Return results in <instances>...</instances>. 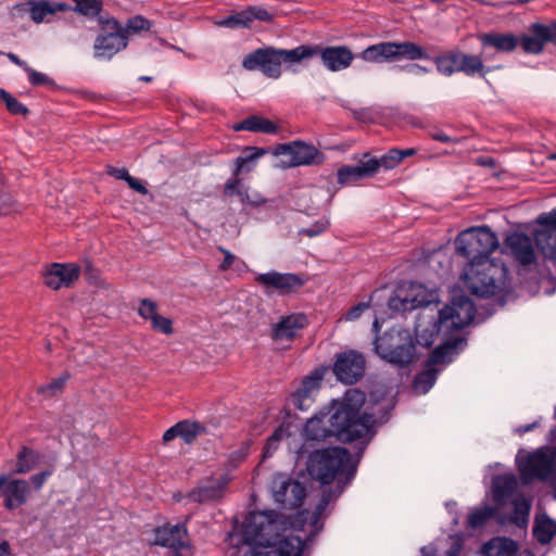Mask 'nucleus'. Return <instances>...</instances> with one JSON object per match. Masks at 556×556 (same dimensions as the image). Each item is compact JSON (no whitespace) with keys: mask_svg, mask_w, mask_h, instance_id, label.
Here are the masks:
<instances>
[{"mask_svg":"<svg viewBox=\"0 0 556 556\" xmlns=\"http://www.w3.org/2000/svg\"><path fill=\"white\" fill-rule=\"evenodd\" d=\"M365 393L352 389L342 399L332 400L329 412L309 418L303 429L306 441H323L329 437L343 443L362 441L367 444L375 434L374 415L362 413Z\"/></svg>","mask_w":556,"mask_h":556,"instance_id":"1","label":"nucleus"},{"mask_svg":"<svg viewBox=\"0 0 556 556\" xmlns=\"http://www.w3.org/2000/svg\"><path fill=\"white\" fill-rule=\"evenodd\" d=\"M277 518L274 510L250 513L242 527L243 543L270 547L274 556H302L303 540L298 535L279 538Z\"/></svg>","mask_w":556,"mask_h":556,"instance_id":"2","label":"nucleus"},{"mask_svg":"<svg viewBox=\"0 0 556 556\" xmlns=\"http://www.w3.org/2000/svg\"><path fill=\"white\" fill-rule=\"evenodd\" d=\"M478 40L481 43V53L479 55H489V60L493 58L489 53V49L509 53L518 45L521 46L526 53L540 54L543 52L546 43L556 46V22H551L549 24L533 23L529 26V34H522L521 36H516L511 33H483L478 35Z\"/></svg>","mask_w":556,"mask_h":556,"instance_id":"3","label":"nucleus"},{"mask_svg":"<svg viewBox=\"0 0 556 556\" xmlns=\"http://www.w3.org/2000/svg\"><path fill=\"white\" fill-rule=\"evenodd\" d=\"M306 470L308 476L324 488L334 482V488L344 483L345 489L356 475L357 462L353 460L345 447H327L315 450L308 455Z\"/></svg>","mask_w":556,"mask_h":556,"instance_id":"4","label":"nucleus"},{"mask_svg":"<svg viewBox=\"0 0 556 556\" xmlns=\"http://www.w3.org/2000/svg\"><path fill=\"white\" fill-rule=\"evenodd\" d=\"M308 55L309 50L300 46L289 50L266 46L248 53L242 60V67L251 72L260 71L268 78L278 79L282 64L300 63L308 59Z\"/></svg>","mask_w":556,"mask_h":556,"instance_id":"5","label":"nucleus"},{"mask_svg":"<svg viewBox=\"0 0 556 556\" xmlns=\"http://www.w3.org/2000/svg\"><path fill=\"white\" fill-rule=\"evenodd\" d=\"M476 306L470 298L465 294L453 295L451 303L439 311L438 319L434 323L437 329L429 334L416 333V342L425 348H429L434 342L435 331L443 327L452 330H460L468 326L475 317Z\"/></svg>","mask_w":556,"mask_h":556,"instance_id":"6","label":"nucleus"},{"mask_svg":"<svg viewBox=\"0 0 556 556\" xmlns=\"http://www.w3.org/2000/svg\"><path fill=\"white\" fill-rule=\"evenodd\" d=\"M506 274L503 264L494 261L468 263L463 279L466 288L478 298H490L502 291V278Z\"/></svg>","mask_w":556,"mask_h":556,"instance_id":"7","label":"nucleus"},{"mask_svg":"<svg viewBox=\"0 0 556 556\" xmlns=\"http://www.w3.org/2000/svg\"><path fill=\"white\" fill-rule=\"evenodd\" d=\"M490 56H481L463 52L458 49L448 50L443 54L433 58L438 73L451 77L455 73H463L468 77H480L488 81L486 75L501 66H486L484 61Z\"/></svg>","mask_w":556,"mask_h":556,"instance_id":"8","label":"nucleus"},{"mask_svg":"<svg viewBox=\"0 0 556 556\" xmlns=\"http://www.w3.org/2000/svg\"><path fill=\"white\" fill-rule=\"evenodd\" d=\"M498 244L496 235L489 226L465 230L455 240L457 254L467 258L469 263L492 261L490 256Z\"/></svg>","mask_w":556,"mask_h":556,"instance_id":"9","label":"nucleus"},{"mask_svg":"<svg viewBox=\"0 0 556 556\" xmlns=\"http://www.w3.org/2000/svg\"><path fill=\"white\" fill-rule=\"evenodd\" d=\"M359 56L371 63H391L401 60H429L426 50L413 41H382L364 49Z\"/></svg>","mask_w":556,"mask_h":556,"instance_id":"10","label":"nucleus"},{"mask_svg":"<svg viewBox=\"0 0 556 556\" xmlns=\"http://www.w3.org/2000/svg\"><path fill=\"white\" fill-rule=\"evenodd\" d=\"M375 352L388 363L403 368L412 364L416 358L415 342L409 333L386 332L377 337Z\"/></svg>","mask_w":556,"mask_h":556,"instance_id":"11","label":"nucleus"},{"mask_svg":"<svg viewBox=\"0 0 556 556\" xmlns=\"http://www.w3.org/2000/svg\"><path fill=\"white\" fill-rule=\"evenodd\" d=\"M99 33L93 42V56L109 61L128 46V38L122 30V23L112 16L98 18Z\"/></svg>","mask_w":556,"mask_h":556,"instance_id":"12","label":"nucleus"},{"mask_svg":"<svg viewBox=\"0 0 556 556\" xmlns=\"http://www.w3.org/2000/svg\"><path fill=\"white\" fill-rule=\"evenodd\" d=\"M519 472L525 482L546 481L556 475V446H542L529 453L519 464Z\"/></svg>","mask_w":556,"mask_h":556,"instance_id":"13","label":"nucleus"},{"mask_svg":"<svg viewBox=\"0 0 556 556\" xmlns=\"http://www.w3.org/2000/svg\"><path fill=\"white\" fill-rule=\"evenodd\" d=\"M270 490L275 503L283 509L300 507L306 497L305 485L285 473H276L273 477Z\"/></svg>","mask_w":556,"mask_h":556,"instance_id":"14","label":"nucleus"},{"mask_svg":"<svg viewBox=\"0 0 556 556\" xmlns=\"http://www.w3.org/2000/svg\"><path fill=\"white\" fill-rule=\"evenodd\" d=\"M437 292L426 289L422 285L409 282L407 289H397L388 301L393 312H410L417 307L428 306L437 301Z\"/></svg>","mask_w":556,"mask_h":556,"instance_id":"15","label":"nucleus"},{"mask_svg":"<svg viewBox=\"0 0 556 556\" xmlns=\"http://www.w3.org/2000/svg\"><path fill=\"white\" fill-rule=\"evenodd\" d=\"M254 281L263 288L266 294L276 292L282 296L298 292L305 283L304 277L300 274L276 270L258 274Z\"/></svg>","mask_w":556,"mask_h":556,"instance_id":"16","label":"nucleus"},{"mask_svg":"<svg viewBox=\"0 0 556 556\" xmlns=\"http://www.w3.org/2000/svg\"><path fill=\"white\" fill-rule=\"evenodd\" d=\"M366 370V358L356 350H348L337 354L332 371L337 379L344 384L359 381Z\"/></svg>","mask_w":556,"mask_h":556,"instance_id":"17","label":"nucleus"},{"mask_svg":"<svg viewBox=\"0 0 556 556\" xmlns=\"http://www.w3.org/2000/svg\"><path fill=\"white\" fill-rule=\"evenodd\" d=\"M300 48L309 50L308 59L318 55L321 64L330 72L346 70L355 59L348 46L300 45Z\"/></svg>","mask_w":556,"mask_h":556,"instance_id":"18","label":"nucleus"},{"mask_svg":"<svg viewBox=\"0 0 556 556\" xmlns=\"http://www.w3.org/2000/svg\"><path fill=\"white\" fill-rule=\"evenodd\" d=\"M188 531L185 525L166 523L154 530L153 544L172 549L173 556H184L182 549L189 548Z\"/></svg>","mask_w":556,"mask_h":556,"instance_id":"19","label":"nucleus"},{"mask_svg":"<svg viewBox=\"0 0 556 556\" xmlns=\"http://www.w3.org/2000/svg\"><path fill=\"white\" fill-rule=\"evenodd\" d=\"M276 154L291 156V166L318 165L325 161V155L315 146L296 140L279 144Z\"/></svg>","mask_w":556,"mask_h":556,"instance_id":"20","label":"nucleus"},{"mask_svg":"<svg viewBox=\"0 0 556 556\" xmlns=\"http://www.w3.org/2000/svg\"><path fill=\"white\" fill-rule=\"evenodd\" d=\"M80 275V267L74 263H53L46 270L43 282L47 287L59 290L62 287H70Z\"/></svg>","mask_w":556,"mask_h":556,"instance_id":"21","label":"nucleus"},{"mask_svg":"<svg viewBox=\"0 0 556 556\" xmlns=\"http://www.w3.org/2000/svg\"><path fill=\"white\" fill-rule=\"evenodd\" d=\"M4 501L3 506L8 510H14L27 503L30 485L24 479H10L4 475V483L0 489Z\"/></svg>","mask_w":556,"mask_h":556,"instance_id":"22","label":"nucleus"},{"mask_svg":"<svg viewBox=\"0 0 556 556\" xmlns=\"http://www.w3.org/2000/svg\"><path fill=\"white\" fill-rule=\"evenodd\" d=\"M377 163L371 160L369 153H364L357 165H343L337 172L338 184L344 186L356 182L361 179L375 176Z\"/></svg>","mask_w":556,"mask_h":556,"instance_id":"23","label":"nucleus"},{"mask_svg":"<svg viewBox=\"0 0 556 556\" xmlns=\"http://www.w3.org/2000/svg\"><path fill=\"white\" fill-rule=\"evenodd\" d=\"M505 247L510 251L514 258L523 266L536 262L533 241L527 233L513 232L508 235L505 239Z\"/></svg>","mask_w":556,"mask_h":556,"instance_id":"24","label":"nucleus"},{"mask_svg":"<svg viewBox=\"0 0 556 556\" xmlns=\"http://www.w3.org/2000/svg\"><path fill=\"white\" fill-rule=\"evenodd\" d=\"M308 324V318L304 313H292L283 316L277 324L273 325L271 338L276 341H292Z\"/></svg>","mask_w":556,"mask_h":556,"instance_id":"25","label":"nucleus"},{"mask_svg":"<svg viewBox=\"0 0 556 556\" xmlns=\"http://www.w3.org/2000/svg\"><path fill=\"white\" fill-rule=\"evenodd\" d=\"M321 376H307L302 380L301 386L292 393L291 402L300 410H307L314 402V395L320 387Z\"/></svg>","mask_w":556,"mask_h":556,"instance_id":"26","label":"nucleus"},{"mask_svg":"<svg viewBox=\"0 0 556 556\" xmlns=\"http://www.w3.org/2000/svg\"><path fill=\"white\" fill-rule=\"evenodd\" d=\"M466 344V340L459 337L447 340L430 353L426 361V367L435 368V366L440 364H450L453 359V355L457 354L458 350H463Z\"/></svg>","mask_w":556,"mask_h":556,"instance_id":"27","label":"nucleus"},{"mask_svg":"<svg viewBox=\"0 0 556 556\" xmlns=\"http://www.w3.org/2000/svg\"><path fill=\"white\" fill-rule=\"evenodd\" d=\"M27 4L29 5L28 12L30 18L37 24L42 23L49 15H54L59 12H68L71 9V4L66 2L46 0L30 1Z\"/></svg>","mask_w":556,"mask_h":556,"instance_id":"28","label":"nucleus"},{"mask_svg":"<svg viewBox=\"0 0 556 556\" xmlns=\"http://www.w3.org/2000/svg\"><path fill=\"white\" fill-rule=\"evenodd\" d=\"M235 131H252L261 134H276L278 127L274 122L260 115H250L232 126Z\"/></svg>","mask_w":556,"mask_h":556,"instance_id":"29","label":"nucleus"},{"mask_svg":"<svg viewBox=\"0 0 556 556\" xmlns=\"http://www.w3.org/2000/svg\"><path fill=\"white\" fill-rule=\"evenodd\" d=\"M224 486L219 482L212 481L201 484L187 493L186 497L193 503L205 504L223 496Z\"/></svg>","mask_w":556,"mask_h":556,"instance_id":"30","label":"nucleus"},{"mask_svg":"<svg viewBox=\"0 0 556 556\" xmlns=\"http://www.w3.org/2000/svg\"><path fill=\"white\" fill-rule=\"evenodd\" d=\"M482 552L485 556H517L518 545L510 538H494L483 545Z\"/></svg>","mask_w":556,"mask_h":556,"instance_id":"31","label":"nucleus"},{"mask_svg":"<svg viewBox=\"0 0 556 556\" xmlns=\"http://www.w3.org/2000/svg\"><path fill=\"white\" fill-rule=\"evenodd\" d=\"M224 195L226 197H239L242 204H250L252 206H258L265 203V199L250 200L249 188L245 187L240 178L235 176L226 181L224 186Z\"/></svg>","mask_w":556,"mask_h":556,"instance_id":"32","label":"nucleus"},{"mask_svg":"<svg viewBox=\"0 0 556 556\" xmlns=\"http://www.w3.org/2000/svg\"><path fill=\"white\" fill-rule=\"evenodd\" d=\"M39 452L23 445L16 455V464L13 469L14 473L25 475L31 471L40 462Z\"/></svg>","mask_w":556,"mask_h":556,"instance_id":"33","label":"nucleus"},{"mask_svg":"<svg viewBox=\"0 0 556 556\" xmlns=\"http://www.w3.org/2000/svg\"><path fill=\"white\" fill-rule=\"evenodd\" d=\"M556 534V521L547 515H538L534 520L533 535L541 544H548Z\"/></svg>","mask_w":556,"mask_h":556,"instance_id":"34","label":"nucleus"},{"mask_svg":"<svg viewBox=\"0 0 556 556\" xmlns=\"http://www.w3.org/2000/svg\"><path fill=\"white\" fill-rule=\"evenodd\" d=\"M533 241L544 258L556 263V232L533 231Z\"/></svg>","mask_w":556,"mask_h":556,"instance_id":"35","label":"nucleus"},{"mask_svg":"<svg viewBox=\"0 0 556 556\" xmlns=\"http://www.w3.org/2000/svg\"><path fill=\"white\" fill-rule=\"evenodd\" d=\"M517 486L514 476H501L493 481V498L497 503L504 502L510 497Z\"/></svg>","mask_w":556,"mask_h":556,"instance_id":"36","label":"nucleus"},{"mask_svg":"<svg viewBox=\"0 0 556 556\" xmlns=\"http://www.w3.org/2000/svg\"><path fill=\"white\" fill-rule=\"evenodd\" d=\"M344 491V483H340L337 488L327 486L323 489L321 496L313 511V523H317L327 506L337 500Z\"/></svg>","mask_w":556,"mask_h":556,"instance_id":"37","label":"nucleus"},{"mask_svg":"<svg viewBox=\"0 0 556 556\" xmlns=\"http://www.w3.org/2000/svg\"><path fill=\"white\" fill-rule=\"evenodd\" d=\"M68 12L73 11L88 18H99L103 9V0H73Z\"/></svg>","mask_w":556,"mask_h":556,"instance_id":"38","label":"nucleus"},{"mask_svg":"<svg viewBox=\"0 0 556 556\" xmlns=\"http://www.w3.org/2000/svg\"><path fill=\"white\" fill-rule=\"evenodd\" d=\"M497 515V508L485 505L472 510L467 518V527L477 530L486 525L488 521Z\"/></svg>","mask_w":556,"mask_h":556,"instance_id":"39","label":"nucleus"},{"mask_svg":"<svg viewBox=\"0 0 556 556\" xmlns=\"http://www.w3.org/2000/svg\"><path fill=\"white\" fill-rule=\"evenodd\" d=\"M267 151L264 148L248 147L243 151V155L235 160L233 176H238L243 170H251L250 163L254 162L258 157L265 155Z\"/></svg>","mask_w":556,"mask_h":556,"instance_id":"40","label":"nucleus"},{"mask_svg":"<svg viewBox=\"0 0 556 556\" xmlns=\"http://www.w3.org/2000/svg\"><path fill=\"white\" fill-rule=\"evenodd\" d=\"M439 369L426 367L425 370L418 372L413 380V388L419 393L426 394L435 383Z\"/></svg>","mask_w":556,"mask_h":556,"instance_id":"41","label":"nucleus"},{"mask_svg":"<svg viewBox=\"0 0 556 556\" xmlns=\"http://www.w3.org/2000/svg\"><path fill=\"white\" fill-rule=\"evenodd\" d=\"M178 437H180L187 444L192 443L198 435L205 431V427L198 421H190L188 419L178 421Z\"/></svg>","mask_w":556,"mask_h":556,"instance_id":"42","label":"nucleus"},{"mask_svg":"<svg viewBox=\"0 0 556 556\" xmlns=\"http://www.w3.org/2000/svg\"><path fill=\"white\" fill-rule=\"evenodd\" d=\"M152 24L148 18L142 15H135L129 17L125 24L122 23V30L129 39V36L149 30Z\"/></svg>","mask_w":556,"mask_h":556,"instance_id":"43","label":"nucleus"},{"mask_svg":"<svg viewBox=\"0 0 556 556\" xmlns=\"http://www.w3.org/2000/svg\"><path fill=\"white\" fill-rule=\"evenodd\" d=\"M0 100L5 104L7 110L12 115H22L26 117L30 112L26 105L3 88H0Z\"/></svg>","mask_w":556,"mask_h":556,"instance_id":"44","label":"nucleus"},{"mask_svg":"<svg viewBox=\"0 0 556 556\" xmlns=\"http://www.w3.org/2000/svg\"><path fill=\"white\" fill-rule=\"evenodd\" d=\"M252 24L249 7L245 10L231 14L220 22L222 26L229 28H249Z\"/></svg>","mask_w":556,"mask_h":556,"instance_id":"45","label":"nucleus"},{"mask_svg":"<svg viewBox=\"0 0 556 556\" xmlns=\"http://www.w3.org/2000/svg\"><path fill=\"white\" fill-rule=\"evenodd\" d=\"M531 504L530 502L525 497H517L513 502V521L517 526H521L523 523H527L528 516L530 514Z\"/></svg>","mask_w":556,"mask_h":556,"instance_id":"46","label":"nucleus"},{"mask_svg":"<svg viewBox=\"0 0 556 556\" xmlns=\"http://www.w3.org/2000/svg\"><path fill=\"white\" fill-rule=\"evenodd\" d=\"M538 228L534 231L556 232V207L536 217Z\"/></svg>","mask_w":556,"mask_h":556,"instance_id":"47","label":"nucleus"},{"mask_svg":"<svg viewBox=\"0 0 556 556\" xmlns=\"http://www.w3.org/2000/svg\"><path fill=\"white\" fill-rule=\"evenodd\" d=\"M371 160H374L377 163V172L380 167H383L384 169H393L401 163V156L399 154V149H390L386 154H383L381 157H374L371 156Z\"/></svg>","mask_w":556,"mask_h":556,"instance_id":"48","label":"nucleus"},{"mask_svg":"<svg viewBox=\"0 0 556 556\" xmlns=\"http://www.w3.org/2000/svg\"><path fill=\"white\" fill-rule=\"evenodd\" d=\"M26 74L28 77V81L30 85L38 87V86H46L50 89H54L56 87L55 81L46 75L45 73L38 72L29 66V68H26Z\"/></svg>","mask_w":556,"mask_h":556,"instance_id":"49","label":"nucleus"},{"mask_svg":"<svg viewBox=\"0 0 556 556\" xmlns=\"http://www.w3.org/2000/svg\"><path fill=\"white\" fill-rule=\"evenodd\" d=\"M138 314L141 318L150 320L151 323L153 318L159 314L156 302L151 299H142L138 307Z\"/></svg>","mask_w":556,"mask_h":556,"instance_id":"50","label":"nucleus"},{"mask_svg":"<svg viewBox=\"0 0 556 556\" xmlns=\"http://www.w3.org/2000/svg\"><path fill=\"white\" fill-rule=\"evenodd\" d=\"M329 227V220L327 218H321L316 220L312 226L302 228L299 230V235L306 236L308 238H313L321 235Z\"/></svg>","mask_w":556,"mask_h":556,"instance_id":"51","label":"nucleus"},{"mask_svg":"<svg viewBox=\"0 0 556 556\" xmlns=\"http://www.w3.org/2000/svg\"><path fill=\"white\" fill-rule=\"evenodd\" d=\"M151 328L164 334H172L174 332L172 319L161 316L160 314L151 321Z\"/></svg>","mask_w":556,"mask_h":556,"instance_id":"52","label":"nucleus"},{"mask_svg":"<svg viewBox=\"0 0 556 556\" xmlns=\"http://www.w3.org/2000/svg\"><path fill=\"white\" fill-rule=\"evenodd\" d=\"M68 377L70 376L67 374H64L61 377L53 379L50 383L40 387L39 392L42 394L48 393L50 396L55 395L58 392H60L63 389Z\"/></svg>","mask_w":556,"mask_h":556,"instance_id":"53","label":"nucleus"},{"mask_svg":"<svg viewBox=\"0 0 556 556\" xmlns=\"http://www.w3.org/2000/svg\"><path fill=\"white\" fill-rule=\"evenodd\" d=\"M249 11L252 22L258 20L261 22L271 23L274 21V14L261 5H251L249 7Z\"/></svg>","mask_w":556,"mask_h":556,"instance_id":"54","label":"nucleus"},{"mask_svg":"<svg viewBox=\"0 0 556 556\" xmlns=\"http://www.w3.org/2000/svg\"><path fill=\"white\" fill-rule=\"evenodd\" d=\"M397 68L401 72H405V73H408V74H412V75H416V76H421V75L430 73V68L429 67L422 66V65H420L418 63H408V64H405V65L397 66Z\"/></svg>","mask_w":556,"mask_h":556,"instance_id":"55","label":"nucleus"},{"mask_svg":"<svg viewBox=\"0 0 556 556\" xmlns=\"http://www.w3.org/2000/svg\"><path fill=\"white\" fill-rule=\"evenodd\" d=\"M53 471L51 469L42 470L38 473H35L30 477V483L33 484L35 490H40L47 480L52 476Z\"/></svg>","mask_w":556,"mask_h":556,"instance_id":"56","label":"nucleus"},{"mask_svg":"<svg viewBox=\"0 0 556 556\" xmlns=\"http://www.w3.org/2000/svg\"><path fill=\"white\" fill-rule=\"evenodd\" d=\"M369 308V302H359L352 306L345 314L346 320H355L362 316V314Z\"/></svg>","mask_w":556,"mask_h":556,"instance_id":"57","label":"nucleus"},{"mask_svg":"<svg viewBox=\"0 0 556 556\" xmlns=\"http://www.w3.org/2000/svg\"><path fill=\"white\" fill-rule=\"evenodd\" d=\"M248 549L243 552L242 556H274L273 548L270 551L261 549L258 544H247Z\"/></svg>","mask_w":556,"mask_h":556,"instance_id":"58","label":"nucleus"},{"mask_svg":"<svg viewBox=\"0 0 556 556\" xmlns=\"http://www.w3.org/2000/svg\"><path fill=\"white\" fill-rule=\"evenodd\" d=\"M218 250L224 254V260L219 265V269L225 271L230 268L236 257L230 251L226 250L223 247H219Z\"/></svg>","mask_w":556,"mask_h":556,"instance_id":"59","label":"nucleus"},{"mask_svg":"<svg viewBox=\"0 0 556 556\" xmlns=\"http://www.w3.org/2000/svg\"><path fill=\"white\" fill-rule=\"evenodd\" d=\"M108 174L110 176L115 177L116 179H121V180H124L126 182L130 178L129 172L125 167H121V168H118V167H110L108 169Z\"/></svg>","mask_w":556,"mask_h":556,"instance_id":"60","label":"nucleus"},{"mask_svg":"<svg viewBox=\"0 0 556 556\" xmlns=\"http://www.w3.org/2000/svg\"><path fill=\"white\" fill-rule=\"evenodd\" d=\"M127 185L130 189L137 191L142 195H146L149 192L147 187L142 184V181L132 176H130V178L128 179Z\"/></svg>","mask_w":556,"mask_h":556,"instance_id":"61","label":"nucleus"},{"mask_svg":"<svg viewBox=\"0 0 556 556\" xmlns=\"http://www.w3.org/2000/svg\"><path fill=\"white\" fill-rule=\"evenodd\" d=\"M429 135L433 140H437V141H440L443 143L456 142V140L454 138L450 137L442 130H434V131H431Z\"/></svg>","mask_w":556,"mask_h":556,"instance_id":"62","label":"nucleus"},{"mask_svg":"<svg viewBox=\"0 0 556 556\" xmlns=\"http://www.w3.org/2000/svg\"><path fill=\"white\" fill-rule=\"evenodd\" d=\"M0 201L2 202L0 214H8L12 205V197L8 193H2L0 194Z\"/></svg>","mask_w":556,"mask_h":556,"instance_id":"63","label":"nucleus"},{"mask_svg":"<svg viewBox=\"0 0 556 556\" xmlns=\"http://www.w3.org/2000/svg\"><path fill=\"white\" fill-rule=\"evenodd\" d=\"M463 549V542L456 539L452 542L450 548L446 552V556H459Z\"/></svg>","mask_w":556,"mask_h":556,"instance_id":"64","label":"nucleus"}]
</instances>
